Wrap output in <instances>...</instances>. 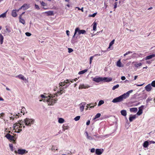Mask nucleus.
<instances>
[{
    "mask_svg": "<svg viewBox=\"0 0 155 155\" xmlns=\"http://www.w3.org/2000/svg\"><path fill=\"white\" fill-rule=\"evenodd\" d=\"M20 121V122L16 123L13 125L14 129L15 130V132L19 133L20 132L22 129L21 128L23 127L24 128L25 126L24 124L25 123L26 126H30L31 125L33 124L35 122V120L33 119L26 118L24 120Z\"/></svg>",
    "mask_w": 155,
    "mask_h": 155,
    "instance_id": "f257e3e1",
    "label": "nucleus"
},
{
    "mask_svg": "<svg viewBox=\"0 0 155 155\" xmlns=\"http://www.w3.org/2000/svg\"><path fill=\"white\" fill-rule=\"evenodd\" d=\"M132 92L133 90H130L123 95L114 99L112 101L114 103L121 102L123 101L124 99H125L128 97L129 96L130 94Z\"/></svg>",
    "mask_w": 155,
    "mask_h": 155,
    "instance_id": "f03ea898",
    "label": "nucleus"
},
{
    "mask_svg": "<svg viewBox=\"0 0 155 155\" xmlns=\"http://www.w3.org/2000/svg\"><path fill=\"white\" fill-rule=\"evenodd\" d=\"M112 78H94L93 79V81L97 83L104 81V82H109L112 81Z\"/></svg>",
    "mask_w": 155,
    "mask_h": 155,
    "instance_id": "7ed1b4c3",
    "label": "nucleus"
},
{
    "mask_svg": "<svg viewBox=\"0 0 155 155\" xmlns=\"http://www.w3.org/2000/svg\"><path fill=\"white\" fill-rule=\"evenodd\" d=\"M54 97V96H49V98L47 100L48 104L49 105H52L55 104L57 101V99H53V98Z\"/></svg>",
    "mask_w": 155,
    "mask_h": 155,
    "instance_id": "20e7f679",
    "label": "nucleus"
},
{
    "mask_svg": "<svg viewBox=\"0 0 155 155\" xmlns=\"http://www.w3.org/2000/svg\"><path fill=\"white\" fill-rule=\"evenodd\" d=\"M78 32V35H80L81 34H84L86 33V31L84 30H80L78 28H77L75 29V32L74 33V35L73 36V38L74 37L77 33Z\"/></svg>",
    "mask_w": 155,
    "mask_h": 155,
    "instance_id": "39448f33",
    "label": "nucleus"
},
{
    "mask_svg": "<svg viewBox=\"0 0 155 155\" xmlns=\"http://www.w3.org/2000/svg\"><path fill=\"white\" fill-rule=\"evenodd\" d=\"M5 137L10 141H13V142L15 141L14 136L11 135L9 134H7L5 136Z\"/></svg>",
    "mask_w": 155,
    "mask_h": 155,
    "instance_id": "423d86ee",
    "label": "nucleus"
},
{
    "mask_svg": "<svg viewBox=\"0 0 155 155\" xmlns=\"http://www.w3.org/2000/svg\"><path fill=\"white\" fill-rule=\"evenodd\" d=\"M28 152L25 149H19L18 150L17 153L19 154L23 155L27 153Z\"/></svg>",
    "mask_w": 155,
    "mask_h": 155,
    "instance_id": "0eeeda50",
    "label": "nucleus"
},
{
    "mask_svg": "<svg viewBox=\"0 0 155 155\" xmlns=\"http://www.w3.org/2000/svg\"><path fill=\"white\" fill-rule=\"evenodd\" d=\"M69 79H67L64 81L63 82H61L59 83V85L60 86L62 87L65 85V84H68L69 83Z\"/></svg>",
    "mask_w": 155,
    "mask_h": 155,
    "instance_id": "6e6552de",
    "label": "nucleus"
},
{
    "mask_svg": "<svg viewBox=\"0 0 155 155\" xmlns=\"http://www.w3.org/2000/svg\"><path fill=\"white\" fill-rule=\"evenodd\" d=\"M145 88L147 91L149 92L151 91L152 88L151 85L150 84H149L145 87Z\"/></svg>",
    "mask_w": 155,
    "mask_h": 155,
    "instance_id": "1a4fd4ad",
    "label": "nucleus"
},
{
    "mask_svg": "<svg viewBox=\"0 0 155 155\" xmlns=\"http://www.w3.org/2000/svg\"><path fill=\"white\" fill-rule=\"evenodd\" d=\"M103 150H102L101 149H97L96 150V153L97 155H100L103 152Z\"/></svg>",
    "mask_w": 155,
    "mask_h": 155,
    "instance_id": "9d476101",
    "label": "nucleus"
},
{
    "mask_svg": "<svg viewBox=\"0 0 155 155\" xmlns=\"http://www.w3.org/2000/svg\"><path fill=\"white\" fill-rule=\"evenodd\" d=\"M17 10H13L12 11V16L14 17H15L17 16Z\"/></svg>",
    "mask_w": 155,
    "mask_h": 155,
    "instance_id": "9b49d317",
    "label": "nucleus"
},
{
    "mask_svg": "<svg viewBox=\"0 0 155 155\" xmlns=\"http://www.w3.org/2000/svg\"><path fill=\"white\" fill-rule=\"evenodd\" d=\"M45 14H46L47 16H51L54 15V12L53 11H48L45 12H44Z\"/></svg>",
    "mask_w": 155,
    "mask_h": 155,
    "instance_id": "f8f14e48",
    "label": "nucleus"
},
{
    "mask_svg": "<svg viewBox=\"0 0 155 155\" xmlns=\"http://www.w3.org/2000/svg\"><path fill=\"white\" fill-rule=\"evenodd\" d=\"M29 7V5H28L27 4H24L22 6H21V7L18 10H17V11L18 12L21 9L24 8H25V9H26L28 8Z\"/></svg>",
    "mask_w": 155,
    "mask_h": 155,
    "instance_id": "ddd939ff",
    "label": "nucleus"
},
{
    "mask_svg": "<svg viewBox=\"0 0 155 155\" xmlns=\"http://www.w3.org/2000/svg\"><path fill=\"white\" fill-rule=\"evenodd\" d=\"M117 66L119 67H123V65L122 64L121 61L120 60H119L117 63Z\"/></svg>",
    "mask_w": 155,
    "mask_h": 155,
    "instance_id": "4468645a",
    "label": "nucleus"
},
{
    "mask_svg": "<svg viewBox=\"0 0 155 155\" xmlns=\"http://www.w3.org/2000/svg\"><path fill=\"white\" fill-rule=\"evenodd\" d=\"M21 114L18 113V114H16L15 115H13V117H11V118H13V120H14L15 118H17L19 117V116H21Z\"/></svg>",
    "mask_w": 155,
    "mask_h": 155,
    "instance_id": "2eb2a0df",
    "label": "nucleus"
},
{
    "mask_svg": "<svg viewBox=\"0 0 155 155\" xmlns=\"http://www.w3.org/2000/svg\"><path fill=\"white\" fill-rule=\"evenodd\" d=\"M141 107H143V106H142L141 107L139 108V110L137 113V114L138 115H140L143 113L142 109L141 108Z\"/></svg>",
    "mask_w": 155,
    "mask_h": 155,
    "instance_id": "dca6fc26",
    "label": "nucleus"
},
{
    "mask_svg": "<svg viewBox=\"0 0 155 155\" xmlns=\"http://www.w3.org/2000/svg\"><path fill=\"white\" fill-rule=\"evenodd\" d=\"M155 57V54H152L151 55H149V56H147L145 58V60H148L150 59H151L152 58Z\"/></svg>",
    "mask_w": 155,
    "mask_h": 155,
    "instance_id": "f3484780",
    "label": "nucleus"
},
{
    "mask_svg": "<svg viewBox=\"0 0 155 155\" xmlns=\"http://www.w3.org/2000/svg\"><path fill=\"white\" fill-rule=\"evenodd\" d=\"M94 104H95L94 105H93V104H92V103L90 104H88L87 105V108L86 109V110H87V108L88 107V106H89L90 108H92L94 107L97 104H96V103H95Z\"/></svg>",
    "mask_w": 155,
    "mask_h": 155,
    "instance_id": "a211bd4d",
    "label": "nucleus"
},
{
    "mask_svg": "<svg viewBox=\"0 0 155 155\" xmlns=\"http://www.w3.org/2000/svg\"><path fill=\"white\" fill-rule=\"evenodd\" d=\"M22 17H21V16H19V21L20 23H21L23 24H25V20L22 18Z\"/></svg>",
    "mask_w": 155,
    "mask_h": 155,
    "instance_id": "6ab92c4d",
    "label": "nucleus"
},
{
    "mask_svg": "<svg viewBox=\"0 0 155 155\" xmlns=\"http://www.w3.org/2000/svg\"><path fill=\"white\" fill-rule=\"evenodd\" d=\"M69 127L68 125L67 124H65L63 126V130L64 131L67 130L68 129Z\"/></svg>",
    "mask_w": 155,
    "mask_h": 155,
    "instance_id": "aec40b11",
    "label": "nucleus"
},
{
    "mask_svg": "<svg viewBox=\"0 0 155 155\" xmlns=\"http://www.w3.org/2000/svg\"><path fill=\"white\" fill-rule=\"evenodd\" d=\"M137 110V109L136 107L131 108L130 109V111L131 112H136Z\"/></svg>",
    "mask_w": 155,
    "mask_h": 155,
    "instance_id": "412c9836",
    "label": "nucleus"
},
{
    "mask_svg": "<svg viewBox=\"0 0 155 155\" xmlns=\"http://www.w3.org/2000/svg\"><path fill=\"white\" fill-rule=\"evenodd\" d=\"M16 78H18L19 79H21L23 80H25L24 77L22 74H19L16 76Z\"/></svg>",
    "mask_w": 155,
    "mask_h": 155,
    "instance_id": "4be33fe9",
    "label": "nucleus"
},
{
    "mask_svg": "<svg viewBox=\"0 0 155 155\" xmlns=\"http://www.w3.org/2000/svg\"><path fill=\"white\" fill-rule=\"evenodd\" d=\"M4 37L3 35L0 34V43L1 44H2L3 42Z\"/></svg>",
    "mask_w": 155,
    "mask_h": 155,
    "instance_id": "5701e85b",
    "label": "nucleus"
},
{
    "mask_svg": "<svg viewBox=\"0 0 155 155\" xmlns=\"http://www.w3.org/2000/svg\"><path fill=\"white\" fill-rule=\"evenodd\" d=\"M88 87L85 86L84 84H81L79 85V89H86V88H87Z\"/></svg>",
    "mask_w": 155,
    "mask_h": 155,
    "instance_id": "b1692460",
    "label": "nucleus"
},
{
    "mask_svg": "<svg viewBox=\"0 0 155 155\" xmlns=\"http://www.w3.org/2000/svg\"><path fill=\"white\" fill-rule=\"evenodd\" d=\"M148 145L149 143L147 141H146L144 142V143H143V146L145 148H147L148 147Z\"/></svg>",
    "mask_w": 155,
    "mask_h": 155,
    "instance_id": "393cba45",
    "label": "nucleus"
},
{
    "mask_svg": "<svg viewBox=\"0 0 155 155\" xmlns=\"http://www.w3.org/2000/svg\"><path fill=\"white\" fill-rule=\"evenodd\" d=\"M60 91H58L57 92V93L58 94H59L60 95L62 94L63 93V91L64 90V88L62 87H60Z\"/></svg>",
    "mask_w": 155,
    "mask_h": 155,
    "instance_id": "a878e982",
    "label": "nucleus"
},
{
    "mask_svg": "<svg viewBox=\"0 0 155 155\" xmlns=\"http://www.w3.org/2000/svg\"><path fill=\"white\" fill-rule=\"evenodd\" d=\"M142 65V63L141 62L139 63H136V64H134V66L136 67V68H138L139 67H140Z\"/></svg>",
    "mask_w": 155,
    "mask_h": 155,
    "instance_id": "bb28decb",
    "label": "nucleus"
},
{
    "mask_svg": "<svg viewBox=\"0 0 155 155\" xmlns=\"http://www.w3.org/2000/svg\"><path fill=\"white\" fill-rule=\"evenodd\" d=\"M92 25H93V30L94 31H96L97 25V23L96 22H94L93 23Z\"/></svg>",
    "mask_w": 155,
    "mask_h": 155,
    "instance_id": "cd10ccee",
    "label": "nucleus"
},
{
    "mask_svg": "<svg viewBox=\"0 0 155 155\" xmlns=\"http://www.w3.org/2000/svg\"><path fill=\"white\" fill-rule=\"evenodd\" d=\"M121 114L124 116H126L127 115L126 111L125 110H122L121 111Z\"/></svg>",
    "mask_w": 155,
    "mask_h": 155,
    "instance_id": "c85d7f7f",
    "label": "nucleus"
},
{
    "mask_svg": "<svg viewBox=\"0 0 155 155\" xmlns=\"http://www.w3.org/2000/svg\"><path fill=\"white\" fill-rule=\"evenodd\" d=\"M87 71H88L87 69H85L83 71H79L78 73V74H83L85 73V72H87Z\"/></svg>",
    "mask_w": 155,
    "mask_h": 155,
    "instance_id": "c756f323",
    "label": "nucleus"
},
{
    "mask_svg": "<svg viewBox=\"0 0 155 155\" xmlns=\"http://www.w3.org/2000/svg\"><path fill=\"white\" fill-rule=\"evenodd\" d=\"M136 118L135 115H134L130 117H129V120L130 122H132L133 120L135 119Z\"/></svg>",
    "mask_w": 155,
    "mask_h": 155,
    "instance_id": "7c9ffc66",
    "label": "nucleus"
},
{
    "mask_svg": "<svg viewBox=\"0 0 155 155\" xmlns=\"http://www.w3.org/2000/svg\"><path fill=\"white\" fill-rule=\"evenodd\" d=\"M84 105H82V104H80V110L81 111V112L83 111L84 110Z\"/></svg>",
    "mask_w": 155,
    "mask_h": 155,
    "instance_id": "2f4dec72",
    "label": "nucleus"
},
{
    "mask_svg": "<svg viewBox=\"0 0 155 155\" xmlns=\"http://www.w3.org/2000/svg\"><path fill=\"white\" fill-rule=\"evenodd\" d=\"M58 121V122L59 123L61 124V123H64V119H63V118H60L59 119Z\"/></svg>",
    "mask_w": 155,
    "mask_h": 155,
    "instance_id": "473e14b6",
    "label": "nucleus"
},
{
    "mask_svg": "<svg viewBox=\"0 0 155 155\" xmlns=\"http://www.w3.org/2000/svg\"><path fill=\"white\" fill-rule=\"evenodd\" d=\"M7 12L2 14L0 15V18H5L6 16V13Z\"/></svg>",
    "mask_w": 155,
    "mask_h": 155,
    "instance_id": "72a5a7b5",
    "label": "nucleus"
},
{
    "mask_svg": "<svg viewBox=\"0 0 155 155\" xmlns=\"http://www.w3.org/2000/svg\"><path fill=\"white\" fill-rule=\"evenodd\" d=\"M86 133L87 139L90 140H92L93 139L92 137L91 136L88 135V134L87 132H86Z\"/></svg>",
    "mask_w": 155,
    "mask_h": 155,
    "instance_id": "f704fd0d",
    "label": "nucleus"
},
{
    "mask_svg": "<svg viewBox=\"0 0 155 155\" xmlns=\"http://www.w3.org/2000/svg\"><path fill=\"white\" fill-rule=\"evenodd\" d=\"M114 39L112 40L109 44V46L108 48H110V47L114 44Z\"/></svg>",
    "mask_w": 155,
    "mask_h": 155,
    "instance_id": "c9c22d12",
    "label": "nucleus"
},
{
    "mask_svg": "<svg viewBox=\"0 0 155 155\" xmlns=\"http://www.w3.org/2000/svg\"><path fill=\"white\" fill-rule=\"evenodd\" d=\"M101 115V114L100 113H97L95 116V117L94 119H95L99 117Z\"/></svg>",
    "mask_w": 155,
    "mask_h": 155,
    "instance_id": "e433bc0d",
    "label": "nucleus"
},
{
    "mask_svg": "<svg viewBox=\"0 0 155 155\" xmlns=\"http://www.w3.org/2000/svg\"><path fill=\"white\" fill-rule=\"evenodd\" d=\"M104 101L101 100L99 102V103L98 104V106H100L101 105L104 104Z\"/></svg>",
    "mask_w": 155,
    "mask_h": 155,
    "instance_id": "4c0bfd02",
    "label": "nucleus"
},
{
    "mask_svg": "<svg viewBox=\"0 0 155 155\" xmlns=\"http://www.w3.org/2000/svg\"><path fill=\"white\" fill-rule=\"evenodd\" d=\"M80 116H78L76 117H75L74 118V120L75 121H77L78 120L80 119Z\"/></svg>",
    "mask_w": 155,
    "mask_h": 155,
    "instance_id": "58836bf2",
    "label": "nucleus"
},
{
    "mask_svg": "<svg viewBox=\"0 0 155 155\" xmlns=\"http://www.w3.org/2000/svg\"><path fill=\"white\" fill-rule=\"evenodd\" d=\"M119 87V84H117L116 85H115V86H114L113 88H112V90H115L116 89L118 88V87Z\"/></svg>",
    "mask_w": 155,
    "mask_h": 155,
    "instance_id": "ea45409f",
    "label": "nucleus"
},
{
    "mask_svg": "<svg viewBox=\"0 0 155 155\" xmlns=\"http://www.w3.org/2000/svg\"><path fill=\"white\" fill-rule=\"evenodd\" d=\"M106 51H103V50H101V54H95L94 56H100V55H102V52H105Z\"/></svg>",
    "mask_w": 155,
    "mask_h": 155,
    "instance_id": "a19ab883",
    "label": "nucleus"
},
{
    "mask_svg": "<svg viewBox=\"0 0 155 155\" xmlns=\"http://www.w3.org/2000/svg\"><path fill=\"white\" fill-rule=\"evenodd\" d=\"M41 5L43 6H46L47 5V4L46 3H45V2H44L43 1H42V2H41Z\"/></svg>",
    "mask_w": 155,
    "mask_h": 155,
    "instance_id": "79ce46f5",
    "label": "nucleus"
},
{
    "mask_svg": "<svg viewBox=\"0 0 155 155\" xmlns=\"http://www.w3.org/2000/svg\"><path fill=\"white\" fill-rule=\"evenodd\" d=\"M150 84L152 87H155V80L152 81Z\"/></svg>",
    "mask_w": 155,
    "mask_h": 155,
    "instance_id": "37998d69",
    "label": "nucleus"
},
{
    "mask_svg": "<svg viewBox=\"0 0 155 155\" xmlns=\"http://www.w3.org/2000/svg\"><path fill=\"white\" fill-rule=\"evenodd\" d=\"M97 14V12H96V13H94L92 15H89V17H94L95 16V15H96Z\"/></svg>",
    "mask_w": 155,
    "mask_h": 155,
    "instance_id": "c03bdc74",
    "label": "nucleus"
},
{
    "mask_svg": "<svg viewBox=\"0 0 155 155\" xmlns=\"http://www.w3.org/2000/svg\"><path fill=\"white\" fill-rule=\"evenodd\" d=\"M132 53V52L131 51H128V52H127L126 53L124 54V56H126V55L130 54V53Z\"/></svg>",
    "mask_w": 155,
    "mask_h": 155,
    "instance_id": "a18cd8bd",
    "label": "nucleus"
},
{
    "mask_svg": "<svg viewBox=\"0 0 155 155\" xmlns=\"http://www.w3.org/2000/svg\"><path fill=\"white\" fill-rule=\"evenodd\" d=\"M94 56H92L90 57V64H91L92 62V60L93 59V58H94Z\"/></svg>",
    "mask_w": 155,
    "mask_h": 155,
    "instance_id": "49530a36",
    "label": "nucleus"
},
{
    "mask_svg": "<svg viewBox=\"0 0 155 155\" xmlns=\"http://www.w3.org/2000/svg\"><path fill=\"white\" fill-rule=\"evenodd\" d=\"M6 31L8 33H10L11 32V30L8 27H7L6 28Z\"/></svg>",
    "mask_w": 155,
    "mask_h": 155,
    "instance_id": "de8ad7c7",
    "label": "nucleus"
},
{
    "mask_svg": "<svg viewBox=\"0 0 155 155\" xmlns=\"http://www.w3.org/2000/svg\"><path fill=\"white\" fill-rule=\"evenodd\" d=\"M9 146L10 148V149L12 151H13V147L12 144H10L9 145Z\"/></svg>",
    "mask_w": 155,
    "mask_h": 155,
    "instance_id": "09e8293b",
    "label": "nucleus"
},
{
    "mask_svg": "<svg viewBox=\"0 0 155 155\" xmlns=\"http://www.w3.org/2000/svg\"><path fill=\"white\" fill-rule=\"evenodd\" d=\"M117 2H115L114 3V9H116L117 8Z\"/></svg>",
    "mask_w": 155,
    "mask_h": 155,
    "instance_id": "8fccbe9b",
    "label": "nucleus"
},
{
    "mask_svg": "<svg viewBox=\"0 0 155 155\" xmlns=\"http://www.w3.org/2000/svg\"><path fill=\"white\" fill-rule=\"evenodd\" d=\"M68 52L69 53H70L73 51V50L71 48H68Z\"/></svg>",
    "mask_w": 155,
    "mask_h": 155,
    "instance_id": "3c124183",
    "label": "nucleus"
},
{
    "mask_svg": "<svg viewBox=\"0 0 155 155\" xmlns=\"http://www.w3.org/2000/svg\"><path fill=\"white\" fill-rule=\"evenodd\" d=\"M25 34L26 35L28 36H30L31 35V34L28 32H27Z\"/></svg>",
    "mask_w": 155,
    "mask_h": 155,
    "instance_id": "603ef678",
    "label": "nucleus"
},
{
    "mask_svg": "<svg viewBox=\"0 0 155 155\" xmlns=\"http://www.w3.org/2000/svg\"><path fill=\"white\" fill-rule=\"evenodd\" d=\"M35 8L38 10H39L40 9V8H39V6L36 5V4H35Z\"/></svg>",
    "mask_w": 155,
    "mask_h": 155,
    "instance_id": "864d4df0",
    "label": "nucleus"
},
{
    "mask_svg": "<svg viewBox=\"0 0 155 155\" xmlns=\"http://www.w3.org/2000/svg\"><path fill=\"white\" fill-rule=\"evenodd\" d=\"M5 114L4 113H2L0 114V118H1L2 117H3L5 116Z\"/></svg>",
    "mask_w": 155,
    "mask_h": 155,
    "instance_id": "5fc2aeb1",
    "label": "nucleus"
},
{
    "mask_svg": "<svg viewBox=\"0 0 155 155\" xmlns=\"http://www.w3.org/2000/svg\"><path fill=\"white\" fill-rule=\"evenodd\" d=\"M77 8L78 9V10H81L82 12H84L83 7H82L81 9L79 8V7H77Z\"/></svg>",
    "mask_w": 155,
    "mask_h": 155,
    "instance_id": "6e6d98bb",
    "label": "nucleus"
},
{
    "mask_svg": "<svg viewBox=\"0 0 155 155\" xmlns=\"http://www.w3.org/2000/svg\"><path fill=\"white\" fill-rule=\"evenodd\" d=\"M95 149L94 148H93L91 149V151L92 153H94L95 152Z\"/></svg>",
    "mask_w": 155,
    "mask_h": 155,
    "instance_id": "4d7b16f0",
    "label": "nucleus"
},
{
    "mask_svg": "<svg viewBox=\"0 0 155 155\" xmlns=\"http://www.w3.org/2000/svg\"><path fill=\"white\" fill-rule=\"evenodd\" d=\"M90 120H88L86 123V125H88L90 124Z\"/></svg>",
    "mask_w": 155,
    "mask_h": 155,
    "instance_id": "13d9d810",
    "label": "nucleus"
},
{
    "mask_svg": "<svg viewBox=\"0 0 155 155\" xmlns=\"http://www.w3.org/2000/svg\"><path fill=\"white\" fill-rule=\"evenodd\" d=\"M126 78L124 76H122L121 77V79L122 80H124Z\"/></svg>",
    "mask_w": 155,
    "mask_h": 155,
    "instance_id": "bf43d9fd",
    "label": "nucleus"
},
{
    "mask_svg": "<svg viewBox=\"0 0 155 155\" xmlns=\"http://www.w3.org/2000/svg\"><path fill=\"white\" fill-rule=\"evenodd\" d=\"M69 83L70 82H71V83H73L74 81V79H69Z\"/></svg>",
    "mask_w": 155,
    "mask_h": 155,
    "instance_id": "052dcab7",
    "label": "nucleus"
},
{
    "mask_svg": "<svg viewBox=\"0 0 155 155\" xmlns=\"http://www.w3.org/2000/svg\"><path fill=\"white\" fill-rule=\"evenodd\" d=\"M66 33H67V35H69V31L68 30H67L66 31Z\"/></svg>",
    "mask_w": 155,
    "mask_h": 155,
    "instance_id": "680f3d73",
    "label": "nucleus"
},
{
    "mask_svg": "<svg viewBox=\"0 0 155 155\" xmlns=\"http://www.w3.org/2000/svg\"><path fill=\"white\" fill-rule=\"evenodd\" d=\"M25 13V12H23L19 16H21V17H22V15Z\"/></svg>",
    "mask_w": 155,
    "mask_h": 155,
    "instance_id": "e2e57ef3",
    "label": "nucleus"
},
{
    "mask_svg": "<svg viewBox=\"0 0 155 155\" xmlns=\"http://www.w3.org/2000/svg\"><path fill=\"white\" fill-rule=\"evenodd\" d=\"M137 77H138V76H135L134 78V80H136V79L137 78Z\"/></svg>",
    "mask_w": 155,
    "mask_h": 155,
    "instance_id": "0e129e2a",
    "label": "nucleus"
},
{
    "mask_svg": "<svg viewBox=\"0 0 155 155\" xmlns=\"http://www.w3.org/2000/svg\"><path fill=\"white\" fill-rule=\"evenodd\" d=\"M152 9V7H150V8H149L148 9V10H150Z\"/></svg>",
    "mask_w": 155,
    "mask_h": 155,
    "instance_id": "69168bd1",
    "label": "nucleus"
},
{
    "mask_svg": "<svg viewBox=\"0 0 155 155\" xmlns=\"http://www.w3.org/2000/svg\"><path fill=\"white\" fill-rule=\"evenodd\" d=\"M41 97L42 98L45 97V96L43 95L42 94L41 95Z\"/></svg>",
    "mask_w": 155,
    "mask_h": 155,
    "instance_id": "338daca9",
    "label": "nucleus"
},
{
    "mask_svg": "<svg viewBox=\"0 0 155 155\" xmlns=\"http://www.w3.org/2000/svg\"><path fill=\"white\" fill-rule=\"evenodd\" d=\"M151 142L153 144H154L155 143V142L153 141H151Z\"/></svg>",
    "mask_w": 155,
    "mask_h": 155,
    "instance_id": "774afa93",
    "label": "nucleus"
}]
</instances>
